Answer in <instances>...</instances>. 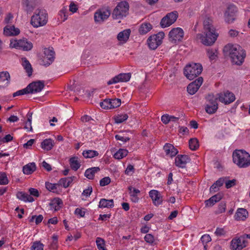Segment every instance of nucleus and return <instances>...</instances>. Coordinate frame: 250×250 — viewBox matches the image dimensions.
Instances as JSON below:
<instances>
[{"instance_id":"obj_59","label":"nucleus","mask_w":250,"mask_h":250,"mask_svg":"<svg viewBox=\"0 0 250 250\" xmlns=\"http://www.w3.org/2000/svg\"><path fill=\"white\" fill-rule=\"evenodd\" d=\"M109 184V177H105L102 179L100 181V185L101 186L103 187Z\"/></svg>"},{"instance_id":"obj_11","label":"nucleus","mask_w":250,"mask_h":250,"mask_svg":"<svg viewBox=\"0 0 250 250\" xmlns=\"http://www.w3.org/2000/svg\"><path fill=\"white\" fill-rule=\"evenodd\" d=\"M178 17V13L175 11L167 13L162 19L160 22L161 26L165 28L170 26L175 22Z\"/></svg>"},{"instance_id":"obj_40","label":"nucleus","mask_w":250,"mask_h":250,"mask_svg":"<svg viewBox=\"0 0 250 250\" xmlns=\"http://www.w3.org/2000/svg\"><path fill=\"white\" fill-rule=\"evenodd\" d=\"M199 143L197 139L194 138L189 140V146L191 150H195L199 147Z\"/></svg>"},{"instance_id":"obj_47","label":"nucleus","mask_w":250,"mask_h":250,"mask_svg":"<svg viewBox=\"0 0 250 250\" xmlns=\"http://www.w3.org/2000/svg\"><path fill=\"white\" fill-rule=\"evenodd\" d=\"M226 204L224 202H221L217 210L216 211V213L219 214L224 212L226 210Z\"/></svg>"},{"instance_id":"obj_7","label":"nucleus","mask_w":250,"mask_h":250,"mask_svg":"<svg viewBox=\"0 0 250 250\" xmlns=\"http://www.w3.org/2000/svg\"><path fill=\"white\" fill-rule=\"evenodd\" d=\"M165 34L163 32L150 36L147 40L148 46L151 50L156 49L162 42Z\"/></svg>"},{"instance_id":"obj_49","label":"nucleus","mask_w":250,"mask_h":250,"mask_svg":"<svg viewBox=\"0 0 250 250\" xmlns=\"http://www.w3.org/2000/svg\"><path fill=\"white\" fill-rule=\"evenodd\" d=\"M57 186H59L58 183L57 184H52L49 182L45 183V187L49 191H53L57 189Z\"/></svg>"},{"instance_id":"obj_45","label":"nucleus","mask_w":250,"mask_h":250,"mask_svg":"<svg viewBox=\"0 0 250 250\" xmlns=\"http://www.w3.org/2000/svg\"><path fill=\"white\" fill-rule=\"evenodd\" d=\"M96 244L99 250H106L104 248V241L101 238L98 237L96 239Z\"/></svg>"},{"instance_id":"obj_5","label":"nucleus","mask_w":250,"mask_h":250,"mask_svg":"<svg viewBox=\"0 0 250 250\" xmlns=\"http://www.w3.org/2000/svg\"><path fill=\"white\" fill-rule=\"evenodd\" d=\"M203 70L202 65L199 63H192L187 65L184 68V74L190 80H193L200 75Z\"/></svg>"},{"instance_id":"obj_29","label":"nucleus","mask_w":250,"mask_h":250,"mask_svg":"<svg viewBox=\"0 0 250 250\" xmlns=\"http://www.w3.org/2000/svg\"><path fill=\"white\" fill-rule=\"evenodd\" d=\"M17 197L24 202H33L34 201V198L30 195L21 191L18 192L17 193Z\"/></svg>"},{"instance_id":"obj_46","label":"nucleus","mask_w":250,"mask_h":250,"mask_svg":"<svg viewBox=\"0 0 250 250\" xmlns=\"http://www.w3.org/2000/svg\"><path fill=\"white\" fill-rule=\"evenodd\" d=\"M8 184V180L4 172H0V185H5Z\"/></svg>"},{"instance_id":"obj_42","label":"nucleus","mask_w":250,"mask_h":250,"mask_svg":"<svg viewBox=\"0 0 250 250\" xmlns=\"http://www.w3.org/2000/svg\"><path fill=\"white\" fill-rule=\"evenodd\" d=\"M121 104V100L118 98L110 99V109L119 107Z\"/></svg>"},{"instance_id":"obj_1","label":"nucleus","mask_w":250,"mask_h":250,"mask_svg":"<svg viewBox=\"0 0 250 250\" xmlns=\"http://www.w3.org/2000/svg\"><path fill=\"white\" fill-rule=\"evenodd\" d=\"M204 30L205 36L198 34L197 35V39L201 40V42L205 45H212L218 36L215 28L212 25V21L209 18H207L204 21Z\"/></svg>"},{"instance_id":"obj_54","label":"nucleus","mask_w":250,"mask_h":250,"mask_svg":"<svg viewBox=\"0 0 250 250\" xmlns=\"http://www.w3.org/2000/svg\"><path fill=\"white\" fill-rule=\"evenodd\" d=\"M145 240L146 242L152 244L154 241V236L151 234H147L144 237Z\"/></svg>"},{"instance_id":"obj_13","label":"nucleus","mask_w":250,"mask_h":250,"mask_svg":"<svg viewBox=\"0 0 250 250\" xmlns=\"http://www.w3.org/2000/svg\"><path fill=\"white\" fill-rule=\"evenodd\" d=\"M168 35L170 41L176 42V41H181L183 39L184 31L180 27L173 28L169 32Z\"/></svg>"},{"instance_id":"obj_30","label":"nucleus","mask_w":250,"mask_h":250,"mask_svg":"<svg viewBox=\"0 0 250 250\" xmlns=\"http://www.w3.org/2000/svg\"><path fill=\"white\" fill-rule=\"evenodd\" d=\"M100 170L99 167H93L88 168L84 173L85 176L89 179H93L95 173Z\"/></svg>"},{"instance_id":"obj_27","label":"nucleus","mask_w":250,"mask_h":250,"mask_svg":"<svg viewBox=\"0 0 250 250\" xmlns=\"http://www.w3.org/2000/svg\"><path fill=\"white\" fill-rule=\"evenodd\" d=\"M36 169V166L35 163H30L22 167L23 173L26 175L31 174Z\"/></svg>"},{"instance_id":"obj_6","label":"nucleus","mask_w":250,"mask_h":250,"mask_svg":"<svg viewBox=\"0 0 250 250\" xmlns=\"http://www.w3.org/2000/svg\"><path fill=\"white\" fill-rule=\"evenodd\" d=\"M129 4L126 1L118 3L112 13V17L115 19H121L128 14Z\"/></svg>"},{"instance_id":"obj_16","label":"nucleus","mask_w":250,"mask_h":250,"mask_svg":"<svg viewBox=\"0 0 250 250\" xmlns=\"http://www.w3.org/2000/svg\"><path fill=\"white\" fill-rule=\"evenodd\" d=\"M203 79L202 77H199L195 81L191 83L187 86V91L190 95L194 94L202 84Z\"/></svg>"},{"instance_id":"obj_41","label":"nucleus","mask_w":250,"mask_h":250,"mask_svg":"<svg viewBox=\"0 0 250 250\" xmlns=\"http://www.w3.org/2000/svg\"><path fill=\"white\" fill-rule=\"evenodd\" d=\"M32 113L28 112L27 113V121L25 123V126L24 128L28 131H32V127L31 125V122H32Z\"/></svg>"},{"instance_id":"obj_21","label":"nucleus","mask_w":250,"mask_h":250,"mask_svg":"<svg viewBox=\"0 0 250 250\" xmlns=\"http://www.w3.org/2000/svg\"><path fill=\"white\" fill-rule=\"evenodd\" d=\"M130 34L131 30L126 29L118 33L117 39L119 42L123 43H125L128 40Z\"/></svg>"},{"instance_id":"obj_15","label":"nucleus","mask_w":250,"mask_h":250,"mask_svg":"<svg viewBox=\"0 0 250 250\" xmlns=\"http://www.w3.org/2000/svg\"><path fill=\"white\" fill-rule=\"evenodd\" d=\"M44 54V56L43 57L42 64L45 66H48L54 61L55 52L52 49L45 48Z\"/></svg>"},{"instance_id":"obj_9","label":"nucleus","mask_w":250,"mask_h":250,"mask_svg":"<svg viewBox=\"0 0 250 250\" xmlns=\"http://www.w3.org/2000/svg\"><path fill=\"white\" fill-rule=\"evenodd\" d=\"M206 99L207 103L205 106L206 111L210 114L214 113L218 109L217 98L210 94L207 96Z\"/></svg>"},{"instance_id":"obj_44","label":"nucleus","mask_w":250,"mask_h":250,"mask_svg":"<svg viewBox=\"0 0 250 250\" xmlns=\"http://www.w3.org/2000/svg\"><path fill=\"white\" fill-rule=\"evenodd\" d=\"M225 21L229 23L232 22L235 20V14L229 13V12H225Z\"/></svg>"},{"instance_id":"obj_17","label":"nucleus","mask_w":250,"mask_h":250,"mask_svg":"<svg viewBox=\"0 0 250 250\" xmlns=\"http://www.w3.org/2000/svg\"><path fill=\"white\" fill-rule=\"evenodd\" d=\"M244 236H241L237 239H233L231 242V248L235 250H240L246 246Z\"/></svg>"},{"instance_id":"obj_58","label":"nucleus","mask_w":250,"mask_h":250,"mask_svg":"<svg viewBox=\"0 0 250 250\" xmlns=\"http://www.w3.org/2000/svg\"><path fill=\"white\" fill-rule=\"evenodd\" d=\"M236 180L235 179H232L231 180H229L225 182V186L227 188H229L236 184Z\"/></svg>"},{"instance_id":"obj_4","label":"nucleus","mask_w":250,"mask_h":250,"mask_svg":"<svg viewBox=\"0 0 250 250\" xmlns=\"http://www.w3.org/2000/svg\"><path fill=\"white\" fill-rule=\"evenodd\" d=\"M47 13L44 9H37L32 16L31 24L36 28L42 26L47 23Z\"/></svg>"},{"instance_id":"obj_35","label":"nucleus","mask_w":250,"mask_h":250,"mask_svg":"<svg viewBox=\"0 0 250 250\" xmlns=\"http://www.w3.org/2000/svg\"><path fill=\"white\" fill-rule=\"evenodd\" d=\"M78 157H74L71 158L69 160L70 167L75 171L77 170L81 166V164L78 162Z\"/></svg>"},{"instance_id":"obj_63","label":"nucleus","mask_w":250,"mask_h":250,"mask_svg":"<svg viewBox=\"0 0 250 250\" xmlns=\"http://www.w3.org/2000/svg\"><path fill=\"white\" fill-rule=\"evenodd\" d=\"M216 235L221 236L225 234V231L223 228H217L215 232Z\"/></svg>"},{"instance_id":"obj_19","label":"nucleus","mask_w":250,"mask_h":250,"mask_svg":"<svg viewBox=\"0 0 250 250\" xmlns=\"http://www.w3.org/2000/svg\"><path fill=\"white\" fill-rule=\"evenodd\" d=\"M149 194L155 206H158L162 204L163 202L162 196L158 191L151 190L149 191Z\"/></svg>"},{"instance_id":"obj_38","label":"nucleus","mask_w":250,"mask_h":250,"mask_svg":"<svg viewBox=\"0 0 250 250\" xmlns=\"http://www.w3.org/2000/svg\"><path fill=\"white\" fill-rule=\"evenodd\" d=\"M128 152V150L125 149H120L114 154V157L116 159H122L127 155Z\"/></svg>"},{"instance_id":"obj_51","label":"nucleus","mask_w":250,"mask_h":250,"mask_svg":"<svg viewBox=\"0 0 250 250\" xmlns=\"http://www.w3.org/2000/svg\"><path fill=\"white\" fill-rule=\"evenodd\" d=\"M26 94H29V92L28 91V89H27V87L24 89L18 90V91L14 93L13 94V97H15L17 96L22 95Z\"/></svg>"},{"instance_id":"obj_23","label":"nucleus","mask_w":250,"mask_h":250,"mask_svg":"<svg viewBox=\"0 0 250 250\" xmlns=\"http://www.w3.org/2000/svg\"><path fill=\"white\" fill-rule=\"evenodd\" d=\"M20 32V29L15 28L14 26H7L3 29V33L7 36H16L18 35Z\"/></svg>"},{"instance_id":"obj_61","label":"nucleus","mask_w":250,"mask_h":250,"mask_svg":"<svg viewBox=\"0 0 250 250\" xmlns=\"http://www.w3.org/2000/svg\"><path fill=\"white\" fill-rule=\"evenodd\" d=\"M134 172V167L131 165H129L126 170H125V173L127 175H131Z\"/></svg>"},{"instance_id":"obj_37","label":"nucleus","mask_w":250,"mask_h":250,"mask_svg":"<svg viewBox=\"0 0 250 250\" xmlns=\"http://www.w3.org/2000/svg\"><path fill=\"white\" fill-rule=\"evenodd\" d=\"M62 204V202L61 199L55 198L52 202L50 203V206L52 208H54L55 210H58Z\"/></svg>"},{"instance_id":"obj_31","label":"nucleus","mask_w":250,"mask_h":250,"mask_svg":"<svg viewBox=\"0 0 250 250\" xmlns=\"http://www.w3.org/2000/svg\"><path fill=\"white\" fill-rule=\"evenodd\" d=\"M22 61L24 69L27 72L28 76L29 77L31 76L32 74L33 69L30 63L25 58H22Z\"/></svg>"},{"instance_id":"obj_64","label":"nucleus","mask_w":250,"mask_h":250,"mask_svg":"<svg viewBox=\"0 0 250 250\" xmlns=\"http://www.w3.org/2000/svg\"><path fill=\"white\" fill-rule=\"evenodd\" d=\"M35 141L34 139H32L29 140L28 141H27V143H25L23 145V147L26 149L30 148L32 146Z\"/></svg>"},{"instance_id":"obj_55","label":"nucleus","mask_w":250,"mask_h":250,"mask_svg":"<svg viewBox=\"0 0 250 250\" xmlns=\"http://www.w3.org/2000/svg\"><path fill=\"white\" fill-rule=\"evenodd\" d=\"M101 107L105 109H107L109 105V99L106 98L103 102L100 104Z\"/></svg>"},{"instance_id":"obj_24","label":"nucleus","mask_w":250,"mask_h":250,"mask_svg":"<svg viewBox=\"0 0 250 250\" xmlns=\"http://www.w3.org/2000/svg\"><path fill=\"white\" fill-rule=\"evenodd\" d=\"M164 149L167 155H169L172 157L175 156L178 153V151L174 146L168 143H167L164 146Z\"/></svg>"},{"instance_id":"obj_53","label":"nucleus","mask_w":250,"mask_h":250,"mask_svg":"<svg viewBox=\"0 0 250 250\" xmlns=\"http://www.w3.org/2000/svg\"><path fill=\"white\" fill-rule=\"evenodd\" d=\"M226 11L229 12V13L235 14V13L237 11V9L234 5L230 4L228 6Z\"/></svg>"},{"instance_id":"obj_56","label":"nucleus","mask_w":250,"mask_h":250,"mask_svg":"<svg viewBox=\"0 0 250 250\" xmlns=\"http://www.w3.org/2000/svg\"><path fill=\"white\" fill-rule=\"evenodd\" d=\"M201 240L203 243V245H204L210 242L211 240V239L209 235L205 234L202 236V237L201 238Z\"/></svg>"},{"instance_id":"obj_25","label":"nucleus","mask_w":250,"mask_h":250,"mask_svg":"<svg viewBox=\"0 0 250 250\" xmlns=\"http://www.w3.org/2000/svg\"><path fill=\"white\" fill-rule=\"evenodd\" d=\"M248 216V211L244 208H239L237 210L234 217L237 220H245Z\"/></svg>"},{"instance_id":"obj_3","label":"nucleus","mask_w":250,"mask_h":250,"mask_svg":"<svg viewBox=\"0 0 250 250\" xmlns=\"http://www.w3.org/2000/svg\"><path fill=\"white\" fill-rule=\"evenodd\" d=\"M233 162L239 167H247L250 166V155L242 149L235 150L232 154Z\"/></svg>"},{"instance_id":"obj_33","label":"nucleus","mask_w":250,"mask_h":250,"mask_svg":"<svg viewBox=\"0 0 250 250\" xmlns=\"http://www.w3.org/2000/svg\"><path fill=\"white\" fill-rule=\"evenodd\" d=\"M26 11L31 12L38 3L37 0H26Z\"/></svg>"},{"instance_id":"obj_32","label":"nucleus","mask_w":250,"mask_h":250,"mask_svg":"<svg viewBox=\"0 0 250 250\" xmlns=\"http://www.w3.org/2000/svg\"><path fill=\"white\" fill-rule=\"evenodd\" d=\"M152 29V25L149 23H144L141 24L139 32L141 35H144Z\"/></svg>"},{"instance_id":"obj_50","label":"nucleus","mask_w":250,"mask_h":250,"mask_svg":"<svg viewBox=\"0 0 250 250\" xmlns=\"http://www.w3.org/2000/svg\"><path fill=\"white\" fill-rule=\"evenodd\" d=\"M13 137L10 135H6L4 137L1 138H0V145L2 143H8L13 140Z\"/></svg>"},{"instance_id":"obj_26","label":"nucleus","mask_w":250,"mask_h":250,"mask_svg":"<svg viewBox=\"0 0 250 250\" xmlns=\"http://www.w3.org/2000/svg\"><path fill=\"white\" fill-rule=\"evenodd\" d=\"M223 197V195L221 193H218L217 194L212 196L209 199L205 201V205L206 207H211L215 203L219 202Z\"/></svg>"},{"instance_id":"obj_34","label":"nucleus","mask_w":250,"mask_h":250,"mask_svg":"<svg viewBox=\"0 0 250 250\" xmlns=\"http://www.w3.org/2000/svg\"><path fill=\"white\" fill-rule=\"evenodd\" d=\"M73 179L72 177H65L61 178L58 182L59 186H62L64 188H66L69 186L72 182Z\"/></svg>"},{"instance_id":"obj_36","label":"nucleus","mask_w":250,"mask_h":250,"mask_svg":"<svg viewBox=\"0 0 250 250\" xmlns=\"http://www.w3.org/2000/svg\"><path fill=\"white\" fill-rule=\"evenodd\" d=\"M128 116L126 114H118L116 116H115L113 119L114 120V122L116 124H121L124 121H126Z\"/></svg>"},{"instance_id":"obj_52","label":"nucleus","mask_w":250,"mask_h":250,"mask_svg":"<svg viewBox=\"0 0 250 250\" xmlns=\"http://www.w3.org/2000/svg\"><path fill=\"white\" fill-rule=\"evenodd\" d=\"M128 189L129 190L130 196H137V194L140 193V191L139 189L133 188L131 186L129 187L128 188Z\"/></svg>"},{"instance_id":"obj_10","label":"nucleus","mask_w":250,"mask_h":250,"mask_svg":"<svg viewBox=\"0 0 250 250\" xmlns=\"http://www.w3.org/2000/svg\"><path fill=\"white\" fill-rule=\"evenodd\" d=\"M109 16L108 6L98 9L94 14V21L96 23H102L107 20Z\"/></svg>"},{"instance_id":"obj_12","label":"nucleus","mask_w":250,"mask_h":250,"mask_svg":"<svg viewBox=\"0 0 250 250\" xmlns=\"http://www.w3.org/2000/svg\"><path fill=\"white\" fill-rule=\"evenodd\" d=\"M216 97L220 102L224 103L225 104L231 103L235 99L234 95L232 92H229L228 91L223 93L217 94Z\"/></svg>"},{"instance_id":"obj_14","label":"nucleus","mask_w":250,"mask_h":250,"mask_svg":"<svg viewBox=\"0 0 250 250\" xmlns=\"http://www.w3.org/2000/svg\"><path fill=\"white\" fill-rule=\"evenodd\" d=\"M44 87L43 81H38L33 82L27 86V89L29 93H38L41 92Z\"/></svg>"},{"instance_id":"obj_20","label":"nucleus","mask_w":250,"mask_h":250,"mask_svg":"<svg viewBox=\"0 0 250 250\" xmlns=\"http://www.w3.org/2000/svg\"><path fill=\"white\" fill-rule=\"evenodd\" d=\"M190 159L187 155H178L175 158V165L176 166L184 168L185 167L186 165L189 162Z\"/></svg>"},{"instance_id":"obj_2","label":"nucleus","mask_w":250,"mask_h":250,"mask_svg":"<svg viewBox=\"0 0 250 250\" xmlns=\"http://www.w3.org/2000/svg\"><path fill=\"white\" fill-rule=\"evenodd\" d=\"M226 56H229L232 63L241 65L246 57L245 51L238 44H228L223 49Z\"/></svg>"},{"instance_id":"obj_57","label":"nucleus","mask_w":250,"mask_h":250,"mask_svg":"<svg viewBox=\"0 0 250 250\" xmlns=\"http://www.w3.org/2000/svg\"><path fill=\"white\" fill-rule=\"evenodd\" d=\"M216 53V50L215 51L212 49H208V55L210 60H213L215 59L217 56Z\"/></svg>"},{"instance_id":"obj_28","label":"nucleus","mask_w":250,"mask_h":250,"mask_svg":"<svg viewBox=\"0 0 250 250\" xmlns=\"http://www.w3.org/2000/svg\"><path fill=\"white\" fill-rule=\"evenodd\" d=\"M55 143L51 139L44 140L41 143V147L46 151H49L52 149Z\"/></svg>"},{"instance_id":"obj_48","label":"nucleus","mask_w":250,"mask_h":250,"mask_svg":"<svg viewBox=\"0 0 250 250\" xmlns=\"http://www.w3.org/2000/svg\"><path fill=\"white\" fill-rule=\"evenodd\" d=\"M109 204V200H107L105 199H102L100 201L99 207L100 208H108Z\"/></svg>"},{"instance_id":"obj_22","label":"nucleus","mask_w":250,"mask_h":250,"mask_svg":"<svg viewBox=\"0 0 250 250\" xmlns=\"http://www.w3.org/2000/svg\"><path fill=\"white\" fill-rule=\"evenodd\" d=\"M10 76L7 71L0 72V86L5 87L10 83Z\"/></svg>"},{"instance_id":"obj_8","label":"nucleus","mask_w":250,"mask_h":250,"mask_svg":"<svg viewBox=\"0 0 250 250\" xmlns=\"http://www.w3.org/2000/svg\"><path fill=\"white\" fill-rule=\"evenodd\" d=\"M10 47L24 51H29L33 48V44L31 42L28 41L27 39H23L18 41H11Z\"/></svg>"},{"instance_id":"obj_43","label":"nucleus","mask_w":250,"mask_h":250,"mask_svg":"<svg viewBox=\"0 0 250 250\" xmlns=\"http://www.w3.org/2000/svg\"><path fill=\"white\" fill-rule=\"evenodd\" d=\"M44 245L40 241H35L32 244L31 250H43Z\"/></svg>"},{"instance_id":"obj_60","label":"nucleus","mask_w":250,"mask_h":250,"mask_svg":"<svg viewBox=\"0 0 250 250\" xmlns=\"http://www.w3.org/2000/svg\"><path fill=\"white\" fill-rule=\"evenodd\" d=\"M78 7L73 2H71L69 5V11L73 13L77 12L78 10Z\"/></svg>"},{"instance_id":"obj_18","label":"nucleus","mask_w":250,"mask_h":250,"mask_svg":"<svg viewBox=\"0 0 250 250\" xmlns=\"http://www.w3.org/2000/svg\"><path fill=\"white\" fill-rule=\"evenodd\" d=\"M131 73H121L110 80V84L112 83H116L119 82H128L131 78Z\"/></svg>"},{"instance_id":"obj_62","label":"nucleus","mask_w":250,"mask_h":250,"mask_svg":"<svg viewBox=\"0 0 250 250\" xmlns=\"http://www.w3.org/2000/svg\"><path fill=\"white\" fill-rule=\"evenodd\" d=\"M29 192L30 193V195H33L35 197H39V193L38 190L34 188H30L29 189Z\"/></svg>"},{"instance_id":"obj_39","label":"nucleus","mask_w":250,"mask_h":250,"mask_svg":"<svg viewBox=\"0 0 250 250\" xmlns=\"http://www.w3.org/2000/svg\"><path fill=\"white\" fill-rule=\"evenodd\" d=\"M98 154L97 151L92 150H84L83 152V156L86 158H92L98 156Z\"/></svg>"}]
</instances>
